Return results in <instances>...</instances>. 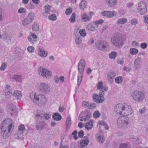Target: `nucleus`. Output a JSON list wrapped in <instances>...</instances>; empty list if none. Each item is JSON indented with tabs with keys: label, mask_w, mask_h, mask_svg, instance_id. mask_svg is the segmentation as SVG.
<instances>
[{
	"label": "nucleus",
	"mask_w": 148,
	"mask_h": 148,
	"mask_svg": "<svg viewBox=\"0 0 148 148\" xmlns=\"http://www.w3.org/2000/svg\"><path fill=\"white\" fill-rule=\"evenodd\" d=\"M147 46V44L145 42H144L141 43L140 44V47L143 49L146 48Z\"/></svg>",
	"instance_id": "nucleus-63"
},
{
	"label": "nucleus",
	"mask_w": 148,
	"mask_h": 148,
	"mask_svg": "<svg viewBox=\"0 0 148 148\" xmlns=\"http://www.w3.org/2000/svg\"><path fill=\"white\" fill-rule=\"evenodd\" d=\"M53 119L56 121H59L62 119V116L57 113H54L52 115Z\"/></svg>",
	"instance_id": "nucleus-24"
},
{
	"label": "nucleus",
	"mask_w": 148,
	"mask_h": 148,
	"mask_svg": "<svg viewBox=\"0 0 148 148\" xmlns=\"http://www.w3.org/2000/svg\"><path fill=\"white\" fill-rule=\"evenodd\" d=\"M124 104L119 103L115 106L114 108L115 112L119 114H122V112L125 107L123 106Z\"/></svg>",
	"instance_id": "nucleus-16"
},
{
	"label": "nucleus",
	"mask_w": 148,
	"mask_h": 148,
	"mask_svg": "<svg viewBox=\"0 0 148 148\" xmlns=\"http://www.w3.org/2000/svg\"><path fill=\"white\" fill-rule=\"evenodd\" d=\"M100 115V113L98 111H95L93 114V116L95 118H97L99 117Z\"/></svg>",
	"instance_id": "nucleus-49"
},
{
	"label": "nucleus",
	"mask_w": 148,
	"mask_h": 148,
	"mask_svg": "<svg viewBox=\"0 0 148 148\" xmlns=\"http://www.w3.org/2000/svg\"><path fill=\"white\" fill-rule=\"evenodd\" d=\"M13 79L17 82H20L21 81L22 76L21 75H14L12 76Z\"/></svg>",
	"instance_id": "nucleus-27"
},
{
	"label": "nucleus",
	"mask_w": 148,
	"mask_h": 148,
	"mask_svg": "<svg viewBox=\"0 0 148 148\" xmlns=\"http://www.w3.org/2000/svg\"><path fill=\"white\" fill-rule=\"evenodd\" d=\"M48 18L51 21H55L56 19V17L55 14H53L49 16Z\"/></svg>",
	"instance_id": "nucleus-47"
},
{
	"label": "nucleus",
	"mask_w": 148,
	"mask_h": 148,
	"mask_svg": "<svg viewBox=\"0 0 148 148\" xmlns=\"http://www.w3.org/2000/svg\"><path fill=\"white\" fill-rule=\"evenodd\" d=\"M25 133L22 134V133L21 132H18L16 135H15L14 136V138L16 139H18V140H22L24 138V135Z\"/></svg>",
	"instance_id": "nucleus-25"
},
{
	"label": "nucleus",
	"mask_w": 148,
	"mask_h": 148,
	"mask_svg": "<svg viewBox=\"0 0 148 148\" xmlns=\"http://www.w3.org/2000/svg\"><path fill=\"white\" fill-rule=\"evenodd\" d=\"M104 22L103 20L101 19L95 22H91L87 25L86 29L89 31H94L98 29L99 25L102 23Z\"/></svg>",
	"instance_id": "nucleus-3"
},
{
	"label": "nucleus",
	"mask_w": 148,
	"mask_h": 148,
	"mask_svg": "<svg viewBox=\"0 0 148 148\" xmlns=\"http://www.w3.org/2000/svg\"><path fill=\"white\" fill-rule=\"evenodd\" d=\"M26 9L24 8H21L18 11V12L19 13H23L25 12Z\"/></svg>",
	"instance_id": "nucleus-57"
},
{
	"label": "nucleus",
	"mask_w": 148,
	"mask_h": 148,
	"mask_svg": "<svg viewBox=\"0 0 148 148\" xmlns=\"http://www.w3.org/2000/svg\"><path fill=\"white\" fill-rule=\"evenodd\" d=\"M95 46L98 49L103 51L108 46V44L104 41L98 40L95 43Z\"/></svg>",
	"instance_id": "nucleus-9"
},
{
	"label": "nucleus",
	"mask_w": 148,
	"mask_h": 148,
	"mask_svg": "<svg viewBox=\"0 0 148 148\" xmlns=\"http://www.w3.org/2000/svg\"><path fill=\"white\" fill-rule=\"evenodd\" d=\"M96 104L94 103H91L89 104V106L88 107V108L92 109V108H95L96 107Z\"/></svg>",
	"instance_id": "nucleus-56"
},
{
	"label": "nucleus",
	"mask_w": 148,
	"mask_h": 148,
	"mask_svg": "<svg viewBox=\"0 0 148 148\" xmlns=\"http://www.w3.org/2000/svg\"><path fill=\"white\" fill-rule=\"evenodd\" d=\"M27 50L29 52L32 53L34 51V47L32 46H29L27 48Z\"/></svg>",
	"instance_id": "nucleus-53"
},
{
	"label": "nucleus",
	"mask_w": 148,
	"mask_h": 148,
	"mask_svg": "<svg viewBox=\"0 0 148 148\" xmlns=\"http://www.w3.org/2000/svg\"><path fill=\"white\" fill-rule=\"evenodd\" d=\"M130 51V53L132 55H135L138 52V50L135 48H131Z\"/></svg>",
	"instance_id": "nucleus-37"
},
{
	"label": "nucleus",
	"mask_w": 148,
	"mask_h": 148,
	"mask_svg": "<svg viewBox=\"0 0 148 148\" xmlns=\"http://www.w3.org/2000/svg\"><path fill=\"white\" fill-rule=\"evenodd\" d=\"M93 126V123L92 121L90 120L89 122H88L86 123L85 125V128L88 130H90Z\"/></svg>",
	"instance_id": "nucleus-28"
},
{
	"label": "nucleus",
	"mask_w": 148,
	"mask_h": 148,
	"mask_svg": "<svg viewBox=\"0 0 148 148\" xmlns=\"http://www.w3.org/2000/svg\"><path fill=\"white\" fill-rule=\"evenodd\" d=\"M32 29L33 30L38 31L39 29V25L36 23H34L33 25Z\"/></svg>",
	"instance_id": "nucleus-38"
},
{
	"label": "nucleus",
	"mask_w": 148,
	"mask_h": 148,
	"mask_svg": "<svg viewBox=\"0 0 148 148\" xmlns=\"http://www.w3.org/2000/svg\"><path fill=\"white\" fill-rule=\"evenodd\" d=\"M1 129V135L2 138L5 139L8 138L10 135L11 130L6 129Z\"/></svg>",
	"instance_id": "nucleus-17"
},
{
	"label": "nucleus",
	"mask_w": 148,
	"mask_h": 148,
	"mask_svg": "<svg viewBox=\"0 0 148 148\" xmlns=\"http://www.w3.org/2000/svg\"><path fill=\"white\" fill-rule=\"evenodd\" d=\"M81 18L84 21H88L89 20V18L88 15L85 13H84L82 15Z\"/></svg>",
	"instance_id": "nucleus-33"
},
{
	"label": "nucleus",
	"mask_w": 148,
	"mask_h": 148,
	"mask_svg": "<svg viewBox=\"0 0 148 148\" xmlns=\"http://www.w3.org/2000/svg\"><path fill=\"white\" fill-rule=\"evenodd\" d=\"M28 40L29 41L31 42L32 43H34V42H36V40H33L32 39V37L31 36V35H30L29 36L27 37Z\"/></svg>",
	"instance_id": "nucleus-58"
},
{
	"label": "nucleus",
	"mask_w": 148,
	"mask_h": 148,
	"mask_svg": "<svg viewBox=\"0 0 148 148\" xmlns=\"http://www.w3.org/2000/svg\"><path fill=\"white\" fill-rule=\"evenodd\" d=\"M99 97L98 95L94 94L92 96V98L94 101L97 103H99L103 102V101L101 99L99 98Z\"/></svg>",
	"instance_id": "nucleus-22"
},
{
	"label": "nucleus",
	"mask_w": 148,
	"mask_h": 148,
	"mask_svg": "<svg viewBox=\"0 0 148 148\" xmlns=\"http://www.w3.org/2000/svg\"><path fill=\"white\" fill-rule=\"evenodd\" d=\"M133 99L137 101H140L143 100L144 98V93L139 91H135L132 94Z\"/></svg>",
	"instance_id": "nucleus-4"
},
{
	"label": "nucleus",
	"mask_w": 148,
	"mask_h": 148,
	"mask_svg": "<svg viewBox=\"0 0 148 148\" xmlns=\"http://www.w3.org/2000/svg\"><path fill=\"white\" fill-rule=\"evenodd\" d=\"M84 135V132L82 130H81L78 132V137L79 138H82L83 137Z\"/></svg>",
	"instance_id": "nucleus-60"
},
{
	"label": "nucleus",
	"mask_w": 148,
	"mask_h": 148,
	"mask_svg": "<svg viewBox=\"0 0 148 148\" xmlns=\"http://www.w3.org/2000/svg\"><path fill=\"white\" fill-rule=\"evenodd\" d=\"M77 132L76 130L74 131L72 133V135L74 136V138L76 140L78 138L77 136Z\"/></svg>",
	"instance_id": "nucleus-55"
},
{
	"label": "nucleus",
	"mask_w": 148,
	"mask_h": 148,
	"mask_svg": "<svg viewBox=\"0 0 148 148\" xmlns=\"http://www.w3.org/2000/svg\"><path fill=\"white\" fill-rule=\"evenodd\" d=\"M13 124L12 119H6L3 122L1 125V129L11 130Z\"/></svg>",
	"instance_id": "nucleus-6"
},
{
	"label": "nucleus",
	"mask_w": 148,
	"mask_h": 148,
	"mask_svg": "<svg viewBox=\"0 0 148 148\" xmlns=\"http://www.w3.org/2000/svg\"><path fill=\"white\" fill-rule=\"evenodd\" d=\"M117 125L119 127L126 128L128 124V121L123 117H119L117 119Z\"/></svg>",
	"instance_id": "nucleus-8"
},
{
	"label": "nucleus",
	"mask_w": 148,
	"mask_h": 148,
	"mask_svg": "<svg viewBox=\"0 0 148 148\" xmlns=\"http://www.w3.org/2000/svg\"><path fill=\"white\" fill-rule=\"evenodd\" d=\"M18 132L22 133V134H23L24 132H25V127L23 125H21L18 127Z\"/></svg>",
	"instance_id": "nucleus-36"
},
{
	"label": "nucleus",
	"mask_w": 148,
	"mask_h": 148,
	"mask_svg": "<svg viewBox=\"0 0 148 148\" xmlns=\"http://www.w3.org/2000/svg\"><path fill=\"white\" fill-rule=\"evenodd\" d=\"M14 96L16 97L17 99H20L22 95L21 92L19 91L16 90L15 91L14 93Z\"/></svg>",
	"instance_id": "nucleus-26"
},
{
	"label": "nucleus",
	"mask_w": 148,
	"mask_h": 148,
	"mask_svg": "<svg viewBox=\"0 0 148 148\" xmlns=\"http://www.w3.org/2000/svg\"><path fill=\"white\" fill-rule=\"evenodd\" d=\"M72 12V8H70L66 9L65 11V13L67 15H70Z\"/></svg>",
	"instance_id": "nucleus-51"
},
{
	"label": "nucleus",
	"mask_w": 148,
	"mask_h": 148,
	"mask_svg": "<svg viewBox=\"0 0 148 148\" xmlns=\"http://www.w3.org/2000/svg\"><path fill=\"white\" fill-rule=\"evenodd\" d=\"M82 41V37L80 36H76V38L75 40V43L77 45H79L80 44Z\"/></svg>",
	"instance_id": "nucleus-29"
},
{
	"label": "nucleus",
	"mask_w": 148,
	"mask_h": 148,
	"mask_svg": "<svg viewBox=\"0 0 148 148\" xmlns=\"http://www.w3.org/2000/svg\"><path fill=\"white\" fill-rule=\"evenodd\" d=\"M123 77L122 76H119L116 77L115 79V81L117 84L121 83L123 81Z\"/></svg>",
	"instance_id": "nucleus-35"
},
{
	"label": "nucleus",
	"mask_w": 148,
	"mask_h": 148,
	"mask_svg": "<svg viewBox=\"0 0 148 148\" xmlns=\"http://www.w3.org/2000/svg\"><path fill=\"white\" fill-rule=\"evenodd\" d=\"M117 55V53L116 52H111L109 55V57L111 59H115Z\"/></svg>",
	"instance_id": "nucleus-42"
},
{
	"label": "nucleus",
	"mask_w": 148,
	"mask_h": 148,
	"mask_svg": "<svg viewBox=\"0 0 148 148\" xmlns=\"http://www.w3.org/2000/svg\"><path fill=\"white\" fill-rule=\"evenodd\" d=\"M127 22V20L125 18H123L118 20L117 23L119 24H123Z\"/></svg>",
	"instance_id": "nucleus-31"
},
{
	"label": "nucleus",
	"mask_w": 148,
	"mask_h": 148,
	"mask_svg": "<svg viewBox=\"0 0 148 148\" xmlns=\"http://www.w3.org/2000/svg\"><path fill=\"white\" fill-rule=\"evenodd\" d=\"M79 33L81 36L85 37L86 35V34L85 29H80L79 31Z\"/></svg>",
	"instance_id": "nucleus-44"
},
{
	"label": "nucleus",
	"mask_w": 148,
	"mask_h": 148,
	"mask_svg": "<svg viewBox=\"0 0 148 148\" xmlns=\"http://www.w3.org/2000/svg\"><path fill=\"white\" fill-rule=\"evenodd\" d=\"M89 139L87 138L86 139L84 140H82L80 143V144L82 146H85L88 143Z\"/></svg>",
	"instance_id": "nucleus-32"
},
{
	"label": "nucleus",
	"mask_w": 148,
	"mask_h": 148,
	"mask_svg": "<svg viewBox=\"0 0 148 148\" xmlns=\"http://www.w3.org/2000/svg\"><path fill=\"white\" fill-rule=\"evenodd\" d=\"M75 14L73 13L72 14L71 17L69 19L70 21L72 23H73L75 21Z\"/></svg>",
	"instance_id": "nucleus-45"
},
{
	"label": "nucleus",
	"mask_w": 148,
	"mask_h": 148,
	"mask_svg": "<svg viewBox=\"0 0 148 148\" xmlns=\"http://www.w3.org/2000/svg\"><path fill=\"white\" fill-rule=\"evenodd\" d=\"M8 111H11L12 110V109H15L16 108V106L12 104H10L8 106Z\"/></svg>",
	"instance_id": "nucleus-48"
},
{
	"label": "nucleus",
	"mask_w": 148,
	"mask_h": 148,
	"mask_svg": "<svg viewBox=\"0 0 148 148\" xmlns=\"http://www.w3.org/2000/svg\"><path fill=\"white\" fill-rule=\"evenodd\" d=\"M38 54L41 57H45L47 54V52L42 50L40 48H39L38 49Z\"/></svg>",
	"instance_id": "nucleus-23"
},
{
	"label": "nucleus",
	"mask_w": 148,
	"mask_h": 148,
	"mask_svg": "<svg viewBox=\"0 0 148 148\" xmlns=\"http://www.w3.org/2000/svg\"><path fill=\"white\" fill-rule=\"evenodd\" d=\"M89 103L88 102L83 101L82 103V106L85 108H88L89 106Z\"/></svg>",
	"instance_id": "nucleus-54"
},
{
	"label": "nucleus",
	"mask_w": 148,
	"mask_h": 148,
	"mask_svg": "<svg viewBox=\"0 0 148 148\" xmlns=\"http://www.w3.org/2000/svg\"><path fill=\"white\" fill-rule=\"evenodd\" d=\"M86 62L85 60L81 59L78 63L77 67L79 73L83 74Z\"/></svg>",
	"instance_id": "nucleus-14"
},
{
	"label": "nucleus",
	"mask_w": 148,
	"mask_h": 148,
	"mask_svg": "<svg viewBox=\"0 0 148 148\" xmlns=\"http://www.w3.org/2000/svg\"><path fill=\"white\" fill-rule=\"evenodd\" d=\"M31 99L33 100V102L36 105L39 106L45 103L46 102V98L44 95H36V94L31 93Z\"/></svg>",
	"instance_id": "nucleus-1"
},
{
	"label": "nucleus",
	"mask_w": 148,
	"mask_h": 148,
	"mask_svg": "<svg viewBox=\"0 0 148 148\" xmlns=\"http://www.w3.org/2000/svg\"><path fill=\"white\" fill-rule=\"evenodd\" d=\"M45 11L47 13L49 14V12L50 10L51 7L49 5H46L45 7Z\"/></svg>",
	"instance_id": "nucleus-50"
},
{
	"label": "nucleus",
	"mask_w": 148,
	"mask_h": 148,
	"mask_svg": "<svg viewBox=\"0 0 148 148\" xmlns=\"http://www.w3.org/2000/svg\"><path fill=\"white\" fill-rule=\"evenodd\" d=\"M36 116L38 119H41L40 120L43 121L44 119H48L49 118V115L47 114H37L36 115Z\"/></svg>",
	"instance_id": "nucleus-20"
},
{
	"label": "nucleus",
	"mask_w": 148,
	"mask_h": 148,
	"mask_svg": "<svg viewBox=\"0 0 148 148\" xmlns=\"http://www.w3.org/2000/svg\"><path fill=\"white\" fill-rule=\"evenodd\" d=\"M83 76V74L78 73V82L77 84L78 85H79L82 82V78Z\"/></svg>",
	"instance_id": "nucleus-34"
},
{
	"label": "nucleus",
	"mask_w": 148,
	"mask_h": 148,
	"mask_svg": "<svg viewBox=\"0 0 148 148\" xmlns=\"http://www.w3.org/2000/svg\"><path fill=\"white\" fill-rule=\"evenodd\" d=\"M34 14L33 12L30 13L28 16L23 20L22 24L23 26H25L31 23L34 19Z\"/></svg>",
	"instance_id": "nucleus-10"
},
{
	"label": "nucleus",
	"mask_w": 148,
	"mask_h": 148,
	"mask_svg": "<svg viewBox=\"0 0 148 148\" xmlns=\"http://www.w3.org/2000/svg\"><path fill=\"white\" fill-rule=\"evenodd\" d=\"M147 6L146 3L144 1L140 2L138 4V10L141 15L145 14L147 11Z\"/></svg>",
	"instance_id": "nucleus-7"
},
{
	"label": "nucleus",
	"mask_w": 148,
	"mask_h": 148,
	"mask_svg": "<svg viewBox=\"0 0 148 148\" xmlns=\"http://www.w3.org/2000/svg\"><path fill=\"white\" fill-rule=\"evenodd\" d=\"M105 1L108 5L110 7L115 6L117 3V0H105Z\"/></svg>",
	"instance_id": "nucleus-21"
},
{
	"label": "nucleus",
	"mask_w": 148,
	"mask_h": 148,
	"mask_svg": "<svg viewBox=\"0 0 148 148\" xmlns=\"http://www.w3.org/2000/svg\"><path fill=\"white\" fill-rule=\"evenodd\" d=\"M131 21L132 22L131 24L132 25H135L138 23V21L137 19L135 18H133L132 19Z\"/></svg>",
	"instance_id": "nucleus-61"
},
{
	"label": "nucleus",
	"mask_w": 148,
	"mask_h": 148,
	"mask_svg": "<svg viewBox=\"0 0 148 148\" xmlns=\"http://www.w3.org/2000/svg\"><path fill=\"white\" fill-rule=\"evenodd\" d=\"M39 88L40 91L45 94L49 93L50 91L49 85L46 83L40 84Z\"/></svg>",
	"instance_id": "nucleus-11"
},
{
	"label": "nucleus",
	"mask_w": 148,
	"mask_h": 148,
	"mask_svg": "<svg viewBox=\"0 0 148 148\" xmlns=\"http://www.w3.org/2000/svg\"><path fill=\"white\" fill-rule=\"evenodd\" d=\"M9 113L12 116H16L17 114V111L16 108L15 109H12L11 111H9Z\"/></svg>",
	"instance_id": "nucleus-39"
},
{
	"label": "nucleus",
	"mask_w": 148,
	"mask_h": 148,
	"mask_svg": "<svg viewBox=\"0 0 148 148\" xmlns=\"http://www.w3.org/2000/svg\"><path fill=\"white\" fill-rule=\"evenodd\" d=\"M71 124V121L70 117H67L66 122V129H69Z\"/></svg>",
	"instance_id": "nucleus-30"
},
{
	"label": "nucleus",
	"mask_w": 148,
	"mask_h": 148,
	"mask_svg": "<svg viewBox=\"0 0 148 148\" xmlns=\"http://www.w3.org/2000/svg\"><path fill=\"white\" fill-rule=\"evenodd\" d=\"M119 148H130L128 143H121L119 147Z\"/></svg>",
	"instance_id": "nucleus-40"
},
{
	"label": "nucleus",
	"mask_w": 148,
	"mask_h": 148,
	"mask_svg": "<svg viewBox=\"0 0 148 148\" xmlns=\"http://www.w3.org/2000/svg\"><path fill=\"white\" fill-rule=\"evenodd\" d=\"M123 106L125 107L122 112V114H124V116H127L132 114V110L131 106L124 103Z\"/></svg>",
	"instance_id": "nucleus-15"
},
{
	"label": "nucleus",
	"mask_w": 148,
	"mask_h": 148,
	"mask_svg": "<svg viewBox=\"0 0 148 148\" xmlns=\"http://www.w3.org/2000/svg\"><path fill=\"white\" fill-rule=\"evenodd\" d=\"M101 14L103 16L111 18L116 16L118 15L117 12L115 11H104L101 13Z\"/></svg>",
	"instance_id": "nucleus-13"
},
{
	"label": "nucleus",
	"mask_w": 148,
	"mask_h": 148,
	"mask_svg": "<svg viewBox=\"0 0 148 148\" xmlns=\"http://www.w3.org/2000/svg\"><path fill=\"white\" fill-rule=\"evenodd\" d=\"M86 3L85 1H82L79 4V6L80 8L82 9H84L86 7Z\"/></svg>",
	"instance_id": "nucleus-41"
},
{
	"label": "nucleus",
	"mask_w": 148,
	"mask_h": 148,
	"mask_svg": "<svg viewBox=\"0 0 148 148\" xmlns=\"http://www.w3.org/2000/svg\"><path fill=\"white\" fill-rule=\"evenodd\" d=\"M97 140L99 143H102L104 141V139L102 136H99L97 137Z\"/></svg>",
	"instance_id": "nucleus-46"
},
{
	"label": "nucleus",
	"mask_w": 148,
	"mask_h": 148,
	"mask_svg": "<svg viewBox=\"0 0 148 148\" xmlns=\"http://www.w3.org/2000/svg\"><path fill=\"white\" fill-rule=\"evenodd\" d=\"M104 91L103 90H102V91H100V92H99L98 96L99 97V98H100V99L102 100V101H103L104 100V97H103V96L104 95Z\"/></svg>",
	"instance_id": "nucleus-43"
},
{
	"label": "nucleus",
	"mask_w": 148,
	"mask_h": 148,
	"mask_svg": "<svg viewBox=\"0 0 148 148\" xmlns=\"http://www.w3.org/2000/svg\"><path fill=\"white\" fill-rule=\"evenodd\" d=\"M10 93V92L9 90H7V89H6L4 90V92L3 93V94L4 95H9Z\"/></svg>",
	"instance_id": "nucleus-64"
},
{
	"label": "nucleus",
	"mask_w": 148,
	"mask_h": 148,
	"mask_svg": "<svg viewBox=\"0 0 148 148\" xmlns=\"http://www.w3.org/2000/svg\"><path fill=\"white\" fill-rule=\"evenodd\" d=\"M142 61L141 58H138L136 59L134 62V68L136 70H138L140 68Z\"/></svg>",
	"instance_id": "nucleus-19"
},
{
	"label": "nucleus",
	"mask_w": 148,
	"mask_h": 148,
	"mask_svg": "<svg viewBox=\"0 0 148 148\" xmlns=\"http://www.w3.org/2000/svg\"><path fill=\"white\" fill-rule=\"evenodd\" d=\"M7 65L5 63H3L0 67V70L1 71L4 70L7 67Z\"/></svg>",
	"instance_id": "nucleus-59"
},
{
	"label": "nucleus",
	"mask_w": 148,
	"mask_h": 148,
	"mask_svg": "<svg viewBox=\"0 0 148 148\" xmlns=\"http://www.w3.org/2000/svg\"><path fill=\"white\" fill-rule=\"evenodd\" d=\"M38 73L39 75L43 77L47 78L50 77L52 75V73L50 71L42 67H40L39 69Z\"/></svg>",
	"instance_id": "nucleus-5"
},
{
	"label": "nucleus",
	"mask_w": 148,
	"mask_h": 148,
	"mask_svg": "<svg viewBox=\"0 0 148 148\" xmlns=\"http://www.w3.org/2000/svg\"><path fill=\"white\" fill-rule=\"evenodd\" d=\"M103 82H99L97 85V89H102V88L103 87Z\"/></svg>",
	"instance_id": "nucleus-52"
},
{
	"label": "nucleus",
	"mask_w": 148,
	"mask_h": 148,
	"mask_svg": "<svg viewBox=\"0 0 148 148\" xmlns=\"http://www.w3.org/2000/svg\"><path fill=\"white\" fill-rule=\"evenodd\" d=\"M121 34H116L112 39V43L115 46L119 47L123 43L124 39Z\"/></svg>",
	"instance_id": "nucleus-2"
},
{
	"label": "nucleus",
	"mask_w": 148,
	"mask_h": 148,
	"mask_svg": "<svg viewBox=\"0 0 148 148\" xmlns=\"http://www.w3.org/2000/svg\"><path fill=\"white\" fill-rule=\"evenodd\" d=\"M36 119V127L37 130H41L44 128L45 125V124L43 120H41V119H38L36 116V115L35 117Z\"/></svg>",
	"instance_id": "nucleus-12"
},
{
	"label": "nucleus",
	"mask_w": 148,
	"mask_h": 148,
	"mask_svg": "<svg viewBox=\"0 0 148 148\" xmlns=\"http://www.w3.org/2000/svg\"><path fill=\"white\" fill-rule=\"evenodd\" d=\"M115 76L116 73L114 72L110 71L108 73V81L109 83L112 84L113 83L114 78Z\"/></svg>",
	"instance_id": "nucleus-18"
},
{
	"label": "nucleus",
	"mask_w": 148,
	"mask_h": 148,
	"mask_svg": "<svg viewBox=\"0 0 148 148\" xmlns=\"http://www.w3.org/2000/svg\"><path fill=\"white\" fill-rule=\"evenodd\" d=\"M3 9L0 8V21H2L3 19V17L2 15Z\"/></svg>",
	"instance_id": "nucleus-62"
}]
</instances>
